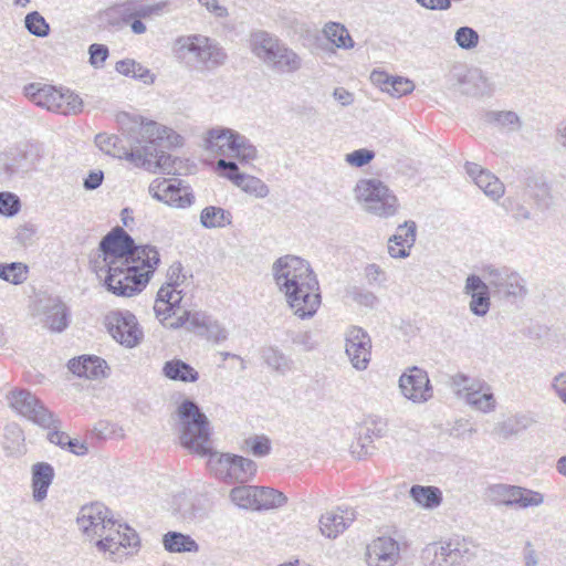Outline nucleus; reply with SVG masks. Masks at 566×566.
<instances>
[{"instance_id":"obj_47","label":"nucleus","mask_w":566,"mask_h":566,"mask_svg":"<svg viewBox=\"0 0 566 566\" xmlns=\"http://www.w3.org/2000/svg\"><path fill=\"white\" fill-rule=\"evenodd\" d=\"M262 358L271 369L281 375H285L292 369V360L275 347L263 349Z\"/></svg>"},{"instance_id":"obj_16","label":"nucleus","mask_w":566,"mask_h":566,"mask_svg":"<svg viewBox=\"0 0 566 566\" xmlns=\"http://www.w3.org/2000/svg\"><path fill=\"white\" fill-rule=\"evenodd\" d=\"M346 355L353 367L365 370L371 356V339L366 331L358 326H352L346 332Z\"/></svg>"},{"instance_id":"obj_14","label":"nucleus","mask_w":566,"mask_h":566,"mask_svg":"<svg viewBox=\"0 0 566 566\" xmlns=\"http://www.w3.org/2000/svg\"><path fill=\"white\" fill-rule=\"evenodd\" d=\"M113 521L108 509L102 503L84 505L76 518L78 528L91 541L103 538Z\"/></svg>"},{"instance_id":"obj_26","label":"nucleus","mask_w":566,"mask_h":566,"mask_svg":"<svg viewBox=\"0 0 566 566\" xmlns=\"http://www.w3.org/2000/svg\"><path fill=\"white\" fill-rule=\"evenodd\" d=\"M192 327L196 328V334L203 336L216 344L228 339L229 333L227 328L218 319L205 312H196L192 317Z\"/></svg>"},{"instance_id":"obj_30","label":"nucleus","mask_w":566,"mask_h":566,"mask_svg":"<svg viewBox=\"0 0 566 566\" xmlns=\"http://www.w3.org/2000/svg\"><path fill=\"white\" fill-rule=\"evenodd\" d=\"M95 144L103 153L119 159H126L136 166V160L130 156V154L135 155L136 153H139V145L127 149L122 144L118 136L107 134H97L95 137Z\"/></svg>"},{"instance_id":"obj_45","label":"nucleus","mask_w":566,"mask_h":566,"mask_svg":"<svg viewBox=\"0 0 566 566\" xmlns=\"http://www.w3.org/2000/svg\"><path fill=\"white\" fill-rule=\"evenodd\" d=\"M326 39L339 49L354 48V41L348 30L340 23L329 22L323 30Z\"/></svg>"},{"instance_id":"obj_5","label":"nucleus","mask_w":566,"mask_h":566,"mask_svg":"<svg viewBox=\"0 0 566 566\" xmlns=\"http://www.w3.org/2000/svg\"><path fill=\"white\" fill-rule=\"evenodd\" d=\"M92 269L98 276L105 273L104 285L107 291L122 297H132L140 293L156 271L140 263L102 266L98 259L92 261Z\"/></svg>"},{"instance_id":"obj_44","label":"nucleus","mask_w":566,"mask_h":566,"mask_svg":"<svg viewBox=\"0 0 566 566\" xmlns=\"http://www.w3.org/2000/svg\"><path fill=\"white\" fill-rule=\"evenodd\" d=\"M230 500L240 509L256 510V486H235L230 491Z\"/></svg>"},{"instance_id":"obj_6","label":"nucleus","mask_w":566,"mask_h":566,"mask_svg":"<svg viewBox=\"0 0 566 566\" xmlns=\"http://www.w3.org/2000/svg\"><path fill=\"white\" fill-rule=\"evenodd\" d=\"M178 417L182 447L206 457L211 448L210 428L206 415L195 401L186 399L178 407Z\"/></svg>"},{"instance_id":"obj_27","label":"nucleus","mask_w":566,"mask_h":566,"mask_svg":"<svg viewBox=\"0 0 566 566\" xmlns=\"http://www.w3.org/2000/svg\"><path fill=\"white\" fill-rule=\"evenodd\" d=\"M467 388L465 401L469 406L488 413L495 409L496 401L491 388L483 381H472Z\"/></svg>"},{"instance_id":"obj_23","label":"nucleus","mask_w":566,"mask_h":566,"mask_svg":"<svg viewBox=\"0 0 566 566\" xmlns=\"http://www.w3.org/2000/svg\"><path fill=\"white\" fill-rule=\"evenodd\" d=\"M467 174L474 184L491 199L499 200L505 192L503 182L491 171L474 163H467Z\"/></svg>"},{"instance_id":"obj_8","label":"nucleus","mask_w":566,"mask_h":566,"mask_svg":"<svg viewBox=\"0 0 566 566\" xmlns=\"http://www.w3.org/2000/svg\"><path fill=\"white\" fill-rule=\"evenodd\" d=\"M355 197L363 209L379 218H389L398 211V199L379 179H361L355 187Z\"/></svg>"},{"instance_id":"obj_11","label":"nucleus","mask_w":566,"mask_h":566,"mask_svg":"<svg viewBox=\"0 0 566 566\" xmlns=\"http://www.w3.org/2000/svg\"><path fill=\"white\" fill-rule=\"evenodd\" d=\"M484 279L495 295L504 298H524L527 294L525 280L509 268L488 266Z\"/></svg>"},{"instance_id":"obj_41","label":"nucleus","mask_w":566,"mask_h":566,"mask_svg":"<svg viewBox=\"0 0 566 566\" xmlns=\"http://www.w3.org/2000/svg\"><path fill=\"white\" fill-rule=\"evenodd\" d=\"M450 551L447 543H431L422 551L421 558L426 566H452Z\"/></svg>"},{"instance_id":"obj_4","label":"nucleus","mask_w":566,"mask_h":566,"mask_svg":"<svg viewBox=\"0 0 566 566\" xmlns=\"http://www.w3.org/2000/svg\"><path fill=\"white\" fill-rule=\"evenodd\" d=\"M251 52L271 71L295 73L302 67V57L276 35L258 30L250 35Z\"/></svg>"},{"instance_id":"obj_10","label":"nucleus","mask_w":566,"mask_h":566,"mask_svg":"<svg viewBox=\"0 0 566 566\" xmlns=\"http://www.w3.org/2000/svg\"><path fill=\"white\" fill-rule=\"evenodd\" d=\"M7 400L17 412L42 428L56 427L57 418L29 390H12Z\"/></svg>"},{"instance_id":"obj_32","label":"nucleus","mask_w":566,"mask_h":566,"mask_svg":"<svg viewBox=\"0 0 566 566\" xmlns=\"http://www.w3.org/2000/svg\"><path fill=\"white\" fill-rule=\"evenodd\" d=\"M43 314L45 326L53 332H62L69 325L67 306L59 298L50 301Z\"/></svg>"},{"instance_id":"obj_43","label":"nucleus","mask_w":566,"mask_h":566,"mask_svg":"<svg viewBox=\"0 0 566 566\" xmlns=\"http://www.w3.org/2000/svg\"><path fill=\"white\" fill-rule=\"evenodd\" d=\"M287 497L272 488L256 486V510H270L283 506Z\"/></svg>"},{"instance_id":"obj_2","label":"nucleus","mask_w":566,"mask_h":566,"mask_svg":"<svg viewBox=\"0 0 566 566\" xmlns=\"http://www.w3.org/2000/svg\"><path fill=\"white\" fill-rule=\"evenodd\" d=\"M132 130H137L140 137H136L139 144V153L130 154L136 160V166L149 172L175 174L176 159L171 155L159 150L158 146L176 147L182 145V137L172 128L164 126L155 120H147L142 116L134 119Z\"/></svg>"},{"instance_id":"obj_31","label":"nucleus","mask_w":566,"mask_h":566,"mask_svg":"<svg viewBox=\"0 0 566 566\" xmlns=\"http://www.w3.org/2000/svg\"><path fill=\"white\" fill-rule=\"evenodd\" d=\"M209 455L208 460V468L212 474H214L216 478L219 480L232 484L233 483V475L232 470L234 468L233 465V459L234 454L231 453H219L217 451H212V448H210V452L207 454Z\"/></svg>"},{"instance_id":"obj_57","label":"nucleus","mask_w":566,"mask_h":566,"mask_svg":"<svg viewBox=\"0 0 566 566\" xmlns=\"http://www.w3.org/2000/svg\"><path fill=\"white\" fill-rule=\"evenodd\" d=\"M21 208L20 199L12 192H0V214L6 217L15 216Z\"/></svg>"},{"instance_id":"obj_56","label":"nucleus","mask_w":566,"mask_h":566,"mask_svg":"<svg viewBox=\"0 0 566 566\" xmlns=\"http://www.w3.org/2000/svg\"><path fill=\"white\" fill-rule=\"evenodd\" d=\"M24 27L31 34L38 38H44L50 32L49 23L38 11H32L25 15Z\"/></svg>"},{"instance_id":"obj_18","label":"nucleus","mask_w":566,"mask_h":566,"mask_svg":"<svg viewBox=\"0 0 566 566\" xmlns=\"http://www.w3.org/2000/svg\"><path fill=\"white\" fill-rule=\"evenodd\" d=\"M39 159L38 148L32 144L23 143L4 151L1 161L6 172L13 175L30 171Z\"/></svg>"},{"instance_id":"obj_48","label":"nucleus","mask_w":566,"mask_h":566,"mask_svg":"<svg viewBox=\"0 0 566 566\" xmlns=\"http://www.w3.org/2000/svg\"><path fill=\"white\" fill-rule=\"evenodd\" d=\"M544 503V495L541 492L533 491L523 486L515 485L512 500V506L527 509L539 506Z\"/></svg>"},{"instance_id":"obj_54","label":"nucleus","mask_w":566,"mask_h":566,"mask_svg":"<svg viewBox=\"0 0 566 566\" xmlns=\"http://www.w3.org/2000/svg\"><path fill=\"white\" fill-rule=\"evenodd\" d=\"M454 41L460 49L472 51L478 48L480 35L478 31L471 27H460L454 32Z\"/></svg>"},{"instance_id":"obj_34","label":"nucleus","mask_w":566,"mask_h":566,"mask_svg":"<svg viewBox=\"0 0 566 566\" xmlns=\"http://www.w3.org/2000/svg\"><path fill=\"white\" fill-rule=\"evenodd\" d=\"M163 375L174 381L196 382L199 373L188 363L181 359H171L164 364Z\"/></svg>"},{"instance_id":"obj_39","label":"nucleus","mask_w":566,"mask_h":566,"mask_svg":"<svg viewBox=\"0 0 566 566\" xmlns=\"http://www.w3.org/2000/svg\"><path fill=\"white\" fill-rule=\"evenodd\" d=\"M485 120L495 128L511 133L521 128L522 123L518 115L512 111H492L485 115Z\"/></svg>"},{"instance_id":"obj_22","label":"nucleus","mask_w":566,"mask_h":566,"mask_svg":"<svg viewBox=\"0 0 566 566\" xmlns=\"http://www.w3.org/2000/svg\"><path fill=\"white\" fill-rule=\"evenodd\" d=\"M63 92L61 88L41 83H31L24 87L25 96L35 105L56 113H61L62 109Z\"/></svg>"},{"instance_id":"obj_33","label":"nucleus","mask_w":566,"mask_h":566,"mask_svg":"<svg viewBox=\"0 0 566 566\" xmlns=\"http://www.w3.org/2000/svg\"><path fill=\"white\" fill-rule=\"evenodd\" d=\"M459 83L462 85V92L468 95H488L492 92L489 78L480 69L469 70Z\"/></svg>"},{"instance_id":"obj_35","label":"nucleus","mask_w":566,"mask_h":566,"mask_svg":"<svg viewBox=\"0 0 566 566\" xmlns=\"http://www.w3.org/2000/svg\"><path fill=\"white\" fill-rule=\"evenodd\" d=\"M163 545L169 553H198V543L188 534L170 531L163 537Z\"/></svg>"},{"instance_id":"obj_28","label":"nucleus","mask_w":566,"mask_h":566,"mask_svg":"<svg viewBox=\"0 0 566 566\" xmlns=\"http://www.w3.org/2000/svg\"><path fill=\"white\" fill-rule=\"evenodd\" d=\"M69 369L78 377L98 379L106 375L107 365L104 359L97 356L84 355L69 361Z\"/></svg>"},{"instance_id":"obj_19","label":"nucleus","mask_w":566,"mask_h":566,"mask_svg":"<svg viewBox=\"0 0 566 566\" xmlns=\"http://www.w3.org/2000/svg\"><path fill=\"white\" fill-rule=\"evenodd\" d=\"M139 543L136 532L127 525H122L113 521L103 538L95 542L101 552H109L115 555L120 548L136 547Z\"/></svg>"},{"instance_id":"obj_42","label":"nucleus","mask_w":566,"mask_h":566,"mask_svg":"<svg viewBox=\"0 0 566 566\" xmlns=\"http://www.w3.org/2000/svg\"><path fill=\"white\" fill-rule=\"evenodd\" d=\"M410 496L415 502L424 507H436L442 501L441 491L436 486L413 485L410 489Z\"/></svg>"},{"instance_id":"obj_59","label":"nucleus","mask_w":566,"mask_h":566,"mask_svg":"<svg viewBox=\"0 0 566 566\" xmlns=\"http://www.w3.org/2000/svg\"><path fill=\"white\" fill-rule=\"evenodd\" d=\"M61 114H64V115H67V114H77L80 112H82V108H83V102H82V98L66 90L65 92H63V102L61 103Z\"/></svg>"},{"instance_id":"obj_46","label":"nucleus","mask_w":566,"mask_h":566,"mask_svg":"<svg viewBox=\"0 0 566 566\" xmlns=\"http://www.w3.org/2000/svg\"><path fill=\"white\" fill-rule=\"evenodd\" d=\"M169 196H171V200H167L166 205L174 208H187L195 201L191 188L178 178H175V187L171 188Z\"/></svg>"},{"instance_id":"obj_60","label":"nucleus","mask_w":566,"mask_h":566,"mask_svg":"<svg viewBox=\"0 0 566 566\" xmlns=\"http://www.w3.org/2000/svg\"><path fill=\"white\" fill-rule=\"evenodd\" d=\"M505 208L518 223L530 220L532 217L530 209L516 199L507 198L505 200Z\"/></svg>"},{"instance_id":"obj_49","label":"nucleus","mask_w":566,"mask_h":566,"mask_svg":"<svg viewBox=\"0 0 566 566\" xmlns=\"http://www.w3.org/2000/svg\"><path fill=\"white\" fill-rule=\"evenodd\" d=\"M28 272V266L21 262L0 263V279L14 285L22 284Z\"/></svg>"},{"instance_id":"obj_15","label":"nucleus","mask_w":566,"mask_h":566,"mask_svg":"<svg viewBox=\"0 0 566 566\" xmlns=\"http://www.w3.org/2000/svg\"><path fill=\"white\" fill-rule=\"evenodd\" d=\"M106 325L112 337L127 348L138 345L143 337L136 316L129 312L111 313L106 317Z\"/></svg>"},{"instance_id":"obj_52","label":"nucleus","mask_w":566,"mask_h":566,"mask_svg":"<svg viewBox=\"0 0 566 566\" xmlns=\"http://www.w3.org/2000/svg\"><path fill=\"white\" fill-rule=\"evenodd\" d=\"M386 433V423L381 419H369L359 427L357 438L373 446L375 438H381Z\"/></svg>"},{"instance_id":"obj_64","label":"nucleus","mask_w":566,"mask_h":566,"mask_svg":"<svg viewBox=\"0 0 566 566\" xmlns=\"http://www.w3.org/2000/svg\"><path fill=\"white\" fill-rule=\"evenodd\" d=\"M350 295L354 302L368 308H374L378 303L377 296L373 292L367 290L355 287L350 292Z\"/></svg>"},{"instance_id":"obj_24","label":"nucleus","mask_w":566,"mask_h":566,"mask_svg":"<svg viewBox=\"0 0 566 566\" xmlns=\"http://www.w3.org/2000/svg\"><path fill=\"white\" fill-rule=\"evenodd\" d=\"M416 229L413 221H406L397 228V232L388 241V253L391 258L409 256L410 249L416 242Z\"/></svg>"},{"instance_id":"obj_9","label":"nucleus","mask_w":566,"mask_h":566,"mask_svg":"<svg viewBox=\"0 0 566 566\" xmlns=\"http://www.w3.org/2000/svg\"><path fill=\"white\" fill-rule=\"evenodd\" d=\"M206 148L211 151L230 154L241 163H249L256 157L258 150L251 142L238 132L218 127L207 132L205 137Z\"/></svg>"},{"instance_id":"obj_36","label":"nucleus","mask_w":566,"mask_h":566,"mask_svg":"<svg viewBox=\"0 0 566 566\" xmlns=\"http://www.w3.org/2000/svg\"><path fill=\"white\" fill-rule=\"evenodd\" d=\"M534 422L535 420L532 416L527 413H517L499 423L495 430L502 438L507 439L528 429Z\"/></svg>"},{"instance_id":"obj_7","label":"nucleus","mask_w":566,"mask_h":566,"mask_svg":"<svg viewBox=\"0 0 566 566\" xmlns=\"http://www.w3.org/2000/svg\"><path fill=\"white\" fill-rule=\"evenodd\" d=\"M175 50L179 59L198 67L213 71L226 64L228 54L213 39L201 34L177 39Z\"/></svg>"},{"instance_id":"obj_29","label":"nucleus","mask_w":566,"mask_h":566,"mask_svg":"<svg viewBox=\"0 0 566 566\" xmlns=\"http://www.w3.org/2000/svg\"><path fill=\"white\" fill-rule=\"evenodd\" d=\"M32 495L35 502H42L48 496V490L54 479V469L48 462H38L31 468Z\"/></svg>"},{"instance_id":"obj_53","label":"nucleus","mask_w":566,"mask_h":566,"mask_svg":"<svg viewBox=\"0 0 566 566\" xmlns=\"http://www.w3.org/2000/svg\"><path fill=\"white\" fill-rule=\"evenodd\" d=\"M515 491V485L510 484H493L488 489L489 500L496 505H505L512 507V500Z\"/></svg>"},{"instance_id":"obj_58","label":"nucleus","mask_w":566,"mask_h":566,"mask_svg":"<svg viewBox=\"0 0 566 566\" xmlns=\"http://www.w3.org/2000/svg\"><path fill=\"white\" fill-rule=\"evenodd\" d=\"M247 447L255 457H265L271 451V441L265 436H254L245 440Z\"/></svg>"},{"instance_id":"obj_63","label":"nucleus","mask_w":566,"mask_h":566,"mask_svg":"<svg viewBox=\"0 0 566 566\" xmlns=\"http://www.w3.org/2000/svg\"><path fill=\"white\" fill-rule=\"evenodd\" d=\"M375 157L374 151L369 149H357L346 155V161L354 167H363L369 164Z\"/></svg>"},{"instance_id":"obj_20","label":"nucleus","mask_w":566,"mask_h":566,"mask_svg":"<svg viewBox=\"0 0 566 566\" xmlns=\"http://www.w3.org/2000/svg\"><path fill=\"white\" fill-rule=\"evenodd\" d=\"M356 518L354 509L336 507L319 517V532L323 536L335 539L349 527Z\"/></svg>"},{"instance_id":"obj_3","label":"nucleus","mask_w":566,"mask_h":566,"mask_svg":"<svg viewBox=\"0 0 566 566\" xmlns=\"http://www.w3.org/2000/svg\"><path fill=\"white\" fill-rule=\"evenodd\" d=\"M102 266L125 263H140L157 269L160 255L154 245H137L134 239L120 227L114 228L99 242L97 258Z\"/></svg>"},{"instance_id":"obj_55","label":"nucleus","mask_w":566,"mask_h":566,"mask_svg":"<svg viewBox=\"0 0 566 566\" xmlns=\"http://www.w3.org/2000/svg\"><path fill=\"white\" fill-rule=\"evenodd\" d=\"M175 187V178L166 179V178H156L154 179L149 187L148 191L153 198L156 200L167 203V200H171V196H169L171 188Z\"/></svg>"},{"instance_id":"obj_62","label":"nucleus","mask_w":566,"mask_h":566,"mask_svg":"<svg viewBox=\"0 0 566 566\" xmlns=\"http://www.w3.org/2000/svg\"><path fill=\"white\" fill-rule=\"evenodd\" d=\"M88 53L91 65L99 69L108 57V48L104 44L94 43L90 45Z\"/></svg>"},{"instance_id":"obj_37","label":"nucleus","mask_w":566,"mask_h":566,"mask_svg":"<svg viewBox=\"0 0 566 566\" xmlns=\"http://www.w3.org/2000/svg\"><path fill=\"white\" fill-rule=\"evenodd\" d=\"M450 548L452 566L470 562L476 556V545L467 538H453L447 542Z\"/></svg>"},{"instance_id":"obj_21","label":"nucleus","mask_w":566,"mask_h":566,"mask_svg":"<svg viewBox=\"0 0 566 566\" xmlns=\"http://www.w3.org/2000/svg\"><path fill=\"white\" fill-rule=\"evenodd\" d=\"M490 285L480 276L471 274L465 280L464 294L470 296L469 308L476 316H485L491 306Z\"/></svg>"},{"instance_id":"obj_51","label":"nucleus","mask_w":566,"mask_h":566,"mask_svg":"<svg viewBox=\"0 0 566 566\" xmlns=\"http://www.w3.org/2000/svg\"><path fill=\"white\" fill-rule=\"evenodd\" d=\"M237 178L239 180L237 181L235 186H238L244 192L256 198H265L269 196L270 189L260 178L245 174L238 176Z\"/></svg>"},{"instance_id":"obj_17","label":"nucleus","mask_w":566,"mask_h":566,"mask_svg":"<svg viewBox=\"0 0 566 566\" xmlns=\"http://www.w3.org/2000/svg\"><path fill=\"white\" fill-rule=\"evenodd\" d=\"M400 543L390 536H378L366 547L367 566H396L400 559Z\"/></svg>"},{"instance_id":"obj_25","label":"nucleus","mask_w":566,"mask_h":566,"mask_svg":"<svg viewBox=\"0 0 566 566\" xmlns=\"http://www.w3.org/2000/svg\"><path fill=\"white\" fill-rule=\"evenodd\" d=\"M370 81L392 97H401L415 90V84L409 78L392 76L384 71L374 70L370 74Z\"/></svg>"},{"instance_id":"obj_1","label":"nucleus","mask_w":566,"mask_h":566,"mask_svg":"<svg viewBox=\"0 0 566 566\" xmlns=\"http://www.w3.org/2000/svg\"><path fill=\"white\" fill-rule=\"evenodd\" d=\"M273 275L294 315L301 319L313 317L321 306L319 284L307 261L285 255L273 264Z\"/></svg>"},{"instance_id":"obj_40","label":"nucleus","mask_w":566,"mask_h":566,"mask_svg":"<svg viewBox=\"0 0 566 566\" xmlns=\"http://www.w3.org/2000/svg\"><path fill=\"white\" fill-rule=\"evenodd\" d=\"M231 222L232 214L221 207L209 206L200 213V224L206 229L224 228Z\"/></svg>"},{"instance_id":"obj_61","label":"nucleus","mask_w":566,"mask_h":566,"mask_svg":"<svg viewBox=\"0 0 566 566\" xmlns=\"http://www.w3.org/2000/svg\"><path fill=\"white\" fill-rule=\"evenodd\" d=\"M196 312L197 311L192 312V311L185 310L180 315L172 316L165 324H166V326H168L169 328H172V329L186 327L189 332L195 333L196 328L192 327V317L195 316Z\"/></svg>"},{"instance_id":"obj_38","label":"nucleus","mask_w":566,"mask_h":566,"mask_svg":"<svg viewBox=\"0 0 566 566\" xmlns=\"http://www.w3.org/2000/svg\"><path fill=\"white\" fill-rule=\"evenodd\" d=\"M115 70L124 76H130L144 84L150 85L155 81V75L149 69L143 66L140 63L133 59L120 60L115 64Z\"/></svg>"},{"instance_id":"obj_12","label":"nucleus","mask_w":566,"mask_h":566,"mask_svg":"<svg viewBox=\"0 0 566 566\" xmlns=\"http://www.w3.org/2000/svg\"><path fill=\"white\" fill-rule=\"evenodd\" d=\"M165 6V2L145 4L140 0H126L108 8L104 12V19L108 25L118 28L122 23L128 24L135 18L158 15Z\"/></svg>"},{"instance_id":"obj_13","label":"nucleus","mask_w":566,"mask_h":566,"mask_svg":"<svg viewBox=\"0 0 566 566\" xmlns=\"http://www.w3.org/2000/svg\"><path fill=\"white\" fill-rule=\"evenodd\" d=\"M398 387L400 394L413 403H424L433 397L428 373L418 367H408L399 377Z\"/></svg>"},{"instance_id":"obj_50","label":"nucleus","mask_w":566,"mask_h":566,"mask_svg":"<svg viewBox=\"0 0 566 566\" xmlns=\"http://www.w3.org/2000/svg\"><path fill=\"white\" fill-rule=\"evenodd\" d=\"M233 465V483H245L250 481L256 472V463L241 455L234 454Z\"/></svg>"}]
</instances>
